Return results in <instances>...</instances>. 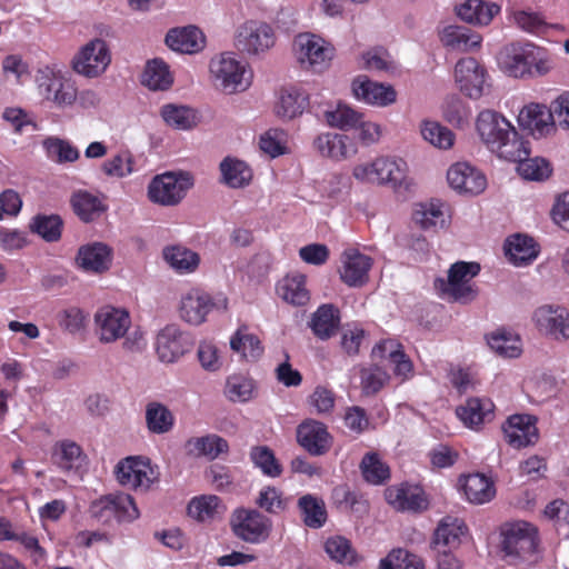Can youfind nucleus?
I'll return each instance as SVG.
<instances>
[{
	"label": "nucleus",
	"mask_w": 569,
	"mask_h": 569,
	"mask_svg": "<svg viewBox=\"0 0 569 569\" xmlns=\"http://www.w3.org/2000/svg\"><path fill=\"white\" fill-rule=\"evenodd\" d=\"M476 128L483 144L501 159L519 160L530 153L528 141L497 111H481L477 117Z\"/></svg>",
	"instance_id": "1"
},
{
	"label": "nucleus",
	"mask_w": 569,
	"mask_h": 569,
	"mask_svg": "<svg viewBox=\"0 0 569 569\" xmlns=\"http://www.w3.org/2000/svg\"><path fill=\"white\" fill-rule=\"evenodd\" d=\"M499 66L509 77L533 79L548 74L553 62L549 52L532 42L511 43L499 56Z\"/></svg>",
	"instance_id": "2"
},
{
	"label": "nucleus",
	"mask_w": 569,
	"mask_h": 569,
	"mask_svg": "<svg viewBox=\"0 0 569 569\" xmlns=\"http://www.w3.org/2000/svg\"><path fill=\"white\" fill-rule=\"evenodd\" d=\"M478 262L457 261L448 271V279L437 278L435 289L441 299L468 303L476 299L478 290L472 279L479 274Z\"/></svg>",
	"instance_id": "3"
},
{
	"label": "nucleus",
	"mask_w": 569,
	"mask_h": 569,
	"mask_svg": "<svg viewBox=\"0 0 569 569\" xmlns=\"http://www.w3.org/2000/svg\"><path fill=\"white\" fill-rule=\"evenodd\" d=\"M209 70L214 86L226 93L242 92L251 84L252 72L248 63L232 52L212 58Z\"/></svg>",
	"instance_id": "4"
},
{
	"label": "nucleus",
	"mask_w": 569,
	"mask_h": 569,
	"mask_svg": "<svg viewBox=\"0 0 569 569\" xmlns=\"http://www.w3.org/2000/svg\"><path fill=\"white\" fill-rule=\"evenodd\" d=\"M36 82L39 93L58 108H68L76 103L77 88L64 77L57 66H43L38 69Z\"/></svg>",
	"instance_id": "5"
},
{
	"label": "nucleus",
	"mask_w": 569,
	"mask_h": 569,
	"mask_svg": "<svg viewBox=\"0 0 569 569\" xmlns=\"http://www.w3.org/2000/svg\"><path fill=\"white\" fill-rule=\"evenodd\" d=\"M501 551L506 557L528 559L538 546V531L527 521L507 523L501 529Z\"/></svg>",
	"instance_id": "6"
},
{
	"label": "nucleus",
	"mask_w": 569,
	"mask_h": 569,
	"mask_svg": "<svg viewBox=\"0 0 569 569\" xmlns=\"http://www.w3.org/2000/svg\"><path fill=\"white\" fill-rule=\"evenodd\" d=\"M114 475L122 487L136 491L149 490L159 479V471L152 466L150 459L140 456H130L120 460L114 468Z\"/></svg>",
	"instance_id": "7"
},
{
	"label": "nucleus",
	"mask_w": 569,
	"mask_h": 569,
	"mask_svg": "<svg viewBox=\"0 0 569 569\" xmlns=\"http://www.w3.org/2000/svg\"><path fill=\"white\" fill-rule=\"evenodd\" d=\"M193 186V178L189 172H164L154 177L148 187L149 199L161 206H176Z\"/></svg>",
	"instance_id": "8"
},
{
	"label": "nucleus",
	"mask_w": 569,
	"mask_h": 569,
	"mask_svg": "<svg viewBox=\"0 0 569 569\" xmlns=\"http://www.w3.org/2000/svg\"><path fill=\"white\" fill-rule=\"evenodd\" d=\"M227 298L219 293L212 296L201 289L193 288L181 296L180 317L186 322L199 326L207 320L208 315L213 310H226Z\"/></svg>",
	"instance_id": "9"
},
{
	"label": "nucleus",
	"mask_w": 569,
	"mask_h": 569,
	"mask_svg": "<svg viewBox=\"0 0 569 569\" xmlns=\"http://www.w3.org/2000/svg\"><path fill=\"white\" fill-rule=\"evenodd\" d=\"M233 533L249 543L266 541L272 530V520L257 509L237 508L231 516Z\"/></svg>",
	"instance_id": "10"
},
{
	"label": "nucleus",
	"mask_w": 569,
	"mask_h": 569,
	"mask_svg": "<svg viewBox=\"0 0 569 569\" xmlns=\"http://www.w3.org/2000/svg\"><path fill=\"white\" fill-rule=\"evenodd\" d=\"M111 63V51L108 43L100 38L87 42L72 58V69L86 78H98Z\"/></svg>",
	"instance_id": "11"
},
{
	"label": "nucleus",
	"mask_w": 569,
	"mask_h": 569,
	"mask_svg": "<svg viewBox=\"0 0 569 569\" xmlns=\"http://www.w3.org/2000/svg\"><path fill=\"white\" fill-rule=\"evenodd\" d=\"M92 518L108 523L113 519L118 522H131L139 517L133 498L128 493H111L94 500L89 508Z\"/></svg>",
	"instance_id": "12"
},
{
	"label": "nucleus",
	"mask_w": 569,
	"mask_h": 569,
	"mask_svg": "<svg viewBox=\"0 0 569 569\" xmlns=\"http://www.w3.org/2000/svg\"><path fill=\"white\" fill-rule=\"evenodd\" d=\"M276 43L273 28L262 21L249 20L242 23L236 33L237 48L250 56L264 53Z\"/></svg>",
	"instance_id": "13"
},
{
	"label": "nucleus",
	"mask_w": 569,
	"mask_h": 569,
	"mask_svg": "<svg viewBox=\"0 0 569 569\" xmlns=\"http://www.w3.org/2000/svg\"><path fill=\"white\" fill-rule=\"evenodd\" d=\"M489 74L475 58H462L455 67V80L459 90L472 100L480 99L489 89Z\"/></svg>",
	"instance_id": "14"
},
{
	"label": "nucleus",
	"mask_w": 569,
	"mask_h": 569,
	"mask_svg": "<svg viewBox=\"0 0 569 569\" xmlns=\"http://www.w3.org/2000/svg\"><path fill=\"white\" fill-rule=\"evenodd\" d=\"M131 327V317L123 308L103 306L94 313V330L101 343L122 339Z\"/></svg>",
	"instance_id": "15"
},
{
	"label": "nucleus",
	"mask_w": 569,
	"mask_h": 569,
	"mask_svg": "<svg viewBox=\"0 0 569 569\" xmlns=\"http://www.w3.org/2000/svg\"><path fill=\"white\" fill-rule=\"evenodd\" d=\"M300 63L313 71H322L333 56V48L321 37L313 33H300L295 41Z\"/></svg>",
	"instance_id": "16"
},
{
	"label": "nucleus",
	"mask_w": 569,
	"mask_h": 569,
	"mask_svg": "<svg viewBox=\"0 0 569 569\" xmlns=\"http://www.w3.org/2000/svg\"><path fill=\"white\" fill-rule=\"evenodd\" d=\"M538 331L556 340L569 339V311L562 306L543 305L532 313Z\"/></svg>",
	"instance_id": "17"
},
{
	"label": "nucleus",
	"mask_w": 569,
	"mask_h": 569,
	"mask_svg": "<svg viewBox=\"0 0 569 569\" xmlns=\"http://www.w3.org/2000/svg\"><path fill=\"white\" fill-rule=\"evenodd\" d=\"M502 431L506 441L517 449L535 445L539 438L537 418L528 413L510 416L502 425Z\"/></svg>",
	"instance_id": "18"
},
{
	"label": "nucleus",
	"mask_w": 569,
	"mask_h": 569,
	"mask_svg": "<svg viewBox=\"0 0 569 569\" xmlns=\"http://www.w3.org/2000/svg\"><path fill=\"white\" fill-rule=\"evenodd\" d=\"M371 267L369 256L355 248L346 249L341 254L340 279L349 287H361L368 281Z\"/></svg>",
	"instance_id": "19"
},
{
	"label": "nucleus",
	"mask_w": 569,
	"mask_h": 569,
	"mask_svg": "<svg viewBox=\"0 0 569 569\" xmlns=\"http://www.w3.org/2000/svg\"><path fill=\"white\" fill-rule=\"evenodd\" d=\"M518 124L535 138H542L555 130V120L550 108L541 103L526 104L518 114Z\"/></svg>",
	"instance_id": "20"
},
{
	"label": "nucleus",
	"mask_w": 569,
	"mask_h": 569,
	"mask_svg": "<svg viewBox=\"0 0 569 569\" xmlns=\"http://www.w3.org/2000/svg\"><path fill=\"white\" fill-rule=\"evenodd\" d=\"M449 186L459 193L479 194L487 186L486 177L467 162L452 164L447 172Z\"/></svg>",
	"instance_id": "21"
},
{
	"label": "nucleus",
	"mask_w": 569,
	"mask_h": 569,
	"mask_svg": "<svg viewBox=\"0 0 569 569\" xmlns=\"http://www.w3.org/2000/svg\"><path fill=\"white\" fill-rule=\"evenodd\" d=\"M297 441L311 456H322L329 451L332 438L322 422L306 420L297 428Z\"/></svg>",
	"instance_id": "22"
},
{
	"label": "nucleus",
	"mask_w": 569,
	"mask_h": 569,
	"mask_svg": "<svg viewBox=\"0 0 569 569\" xmlns=\"http://www.w3.org/2000/svg\"><path fill=\"white\" fill-rule=\"evenodd\" d=\"M113 250L103 242H91L81 246L76 257L77 266L88 273L100 274L111 267Z\"/></svg>",
	"instance_id": "23"
},
{
	"label": "nucleus",
	"mask_w": 569,
	"mask_h": 569,
	"mask_svg": "<svg viewBox=\"0 0 569 569\" xmlns=\"http://www.w3.org/2000/svg\"><path fill=\"white\" fill-rule=\"evenodd\" d=\"M468 533L465 521L455 516H445L437 525L432 539L433 550H452L458 548Z\"/></svg>",
	"instance_id": "24"
},
{
	"label": "nucleus",
	"mask_w": 569,
	"mask_h": 569,
	"mask_svg": "<svg viewBox=\"0 0 569 569\" xmlns=\"http://www.w3.org/2000/svg\"><path fill=\"white\" fill-rule=\"evenodd\" d=\"M187 350V338L178 326L168 325L157 335L156 351L161 362L173 363Z\"/></svg>",
	"instance_id": "25"
},
{
	"label": "nucleus",
	"mask_w": 569,
	"mask_h": 569,
	"mask_svg": "<svg viewBox=\"0 0 569 569\" xmlns=\"http://www.w3.org/2000/svg\"><path fill=\"white\" fill-rule=\"evenodd\" d=\"M357 100L368 104L386 107L396 101L397 93L390 84L379 83L367 77H358L352 82Z\"/></svg>",
	"instance_id": "26"
},
{
	"label": "nucleus",
	"mask_w": 569,
	"mask_h": 569,
	"mask_svg": "<svg viewBox=\"0 0 569 569\" xmlns=\"http://www.w3.org/2000/svg\"><path fill=\"white\" fill-rule=\"evenodd\" d=\"M456 415L465 427L479 430L485 423L492 421L495 405L488 398H469L457 407Z\"/></svg>",
	"instance_id": "27"
},
{
	"label": "nucleus",
	"mask_w": 569,
	"mask_h": 569,
	"mask_svg": "<svg viewBox=\"0 0 569 569\" xmlns=\"http://www.w3.org/2000/svg\"><path fill=\"white\" fill-rule=\"evenodd\" d=\"M387 502L398 511H421L427 508L428 501L423 491L416 486L401 483L386 489Z\"/></svg>",
	"instance_id": "28"
},
{
	"label": "nucleus",
	"mask_w": 569,
	"mask_h": 569,
	"mask_svg": "<svg viewBox=\"0 0 569 569\" xmlns=\"http://www.w3.org/2000/svg\"><path fill=\"white\" fill-rule=\"evenodd\" d=\"M315 149L322 156L332 160H345L358 151L356 143L346 134L325 132L313 140Z\"/></svg>",
	"instance_id": "29"
},
{
	"label": "nucleus",
	"mask_w": 569,
	"mask_h": 569,
	"mask_svg": "<svg viewBox=\"0 0 569 569\" xmlns=\"http://www.w3.org/2000/svg\"><path fill=\"white\" fill-rule=\"evenodd\" d=\"M166 44L173 51L193 54L204 48L206 37L196 26L178 27L168 31Z\"/></svg>",
	"instance_id": "30"
},
{
	"label": "nucleus",
	"mask_w": 569,
	"mask_h": 569,
	"mask_svg": "<svg viewBox=\"0 0 569 569\" xmlns=\"http://www.w3.org/2000/svg\"><path fill=\"white\" fill-rule=\"evenodd\" d=\"M309 106V94L300 87L282 88L278 93L274 113L282 120H291L303 113Z\"/></svg>",
	"instance_id": "31"
},
{
	"label": "nucleus",
	"mask_w": 569,
	"mask_h": 569,
	"mask_svg": "<svg viewBox=\"0 0 569 569\" xmlns=\"http://www.w3.org/2000/svg\"><path fill=\"white\" fill-rule=\"evenodd\" d=\"M372 356L388 359L393 367V373L402 380L412 376L413 365L403 352L402 346L396 340L387 339L376 345L372 349Z\"/></svg>",
	"instance_id": "32"
},
{
	"label": "nucleus",
	"mask_w": 569,
	"mask_h": 569,
	"mask_svg": "<svg viewBox=\"0 0 569 569\" xmlns=\"http://www.w3.org/2000/svg\"><path fill=\"white\" fill-rule=\"evenodd\" d=\"M440 40L446 48L452 51L468 52L479 48L482 38L467 27L448 26L441 31Z\"/></svg>",
	"instance_id": "33"
},
{
	"label": "nucleus",
	"mask_w": 569,
	"mask_h": 569,
	"mask_svg": "<svg viewBox=\"0 0 569 569\" xmlns=\"http://www.w3.org/2000/svg\"><path fill=\"white\" fill-rule=\"evenodd\" d=\"M500 7L483 0H467L458 9L459 18L470 24L487 26L498 14Z\"/></svg>",
	"instance_id": "34"
},
{
	"label": "nucleus",
	"mask_w": 569,
	"mask_h": 569,
	"mask_svg": "<svg viewBox=\"0 0 569 569\" xmlns=\"http://www.w3.org/2000/svg\"><path fill=\"white\" fill-rule=\"evenodd\" d=\"M505 252L509 261L515 266L531 262L538 256L535 240L526 234H512L505 243Z\"/></svg>",
	"instance_id": "35"
},
{
	"label": "nucleus",
	"mask_w": 569,
	"mask_h": 569,
	"mask_svg": "<svg viewBox=\"0 0 569 569\" xmlns=\"http://www.w3.org/2000/svg\"><path fill=\"white\" fill-rule=\"evenodd\" d=\"M412 218L422 229L443 228L447 224V212L445 203L439 199H431L428 202L418 203Z\"/></svg>",
	"instance_id": "36"
},
{
	"label": "nucleus",
	"mask_w": 569,
	"mask_h": 569,
	"mask_svg": "<svg viewBox=\"0 0 569 569\" xmlns=\"http://www.w3.org/2000/svg\"><path fill=\"white\" fill-rule=\"evenodd\" d=\"M141 83L153 91L168 90L173 83L169 64L160 58L149 60L142 72Z\"/></svg>",
	"instance_id": "37"
},
{
	"label": "nucleus",
	"mask_w": 569,
	"mask_h": 569,
	"mask_svg": "<svg viewBox=\"0 0 569 569\" xmlns=\"http://www.w3.org/2000/svg\"><path fill=\"white\" fill-rule=\"evenodd\" d=\"M160 116L166 124L176 130H191L199 122L197 110L183 104H163L160 110Z\"/></svg>",
	"instance_id": "38"
},
{
	"label": "nucleus",
	"mask_w": 569,
	"mask_h": 569,
	"mask_svg": "<svg viewBox=\"0 0 569 569\" xmlns=\"http://www.w3.org/2000/svg\"><path fill=\"white\" fill-rule=\"evenodd\" d=\"M71 206L74 213L83 222L96 220L107 210V206L98 194L86 190H79L72 194Z\"/></svg>",
	"instance_id": "39"
},
{
	"label": "nucleus",
	"mask_w": 569,
	"mask_h": 569,
	"mask_svg": "<svg viewBox=\"0 0 569 569\" xmlns=\"http://www.w3.org/2000/svg\"><path fill=\"white\" fill-rule=\"evenodd\" d=\"M186 449L189 455L214 460L221 453L228 452L229 445L226 439L218 435H207L189 439L186 443Z\"/></svg>",
	"instance_id": "40"
},
{
	"label": "nucleus",
	"mask_w": 569,
	"mask_h": 569,
	"mask_svg": "<svg viewBox=\"0 0 569 569\" xmlns=\"http://www.w3.org/2000/svg\"><path fill=\"white\" fill-rule=\"evenodd\" d=\"M84 459L82 448L73 440L57 441L52 448V461L63 471L79 468Z\"/></svg>",
	"instance_id": "41"
},
{
	"label": "nucleus",
	"mask_w": 569,
	"mask_h": 569,
	"mask_svg": "<svg viewBox=\"0 0 569 569\" xmlns=\"http://www.w3.org/2000/svg\"><path fill=\"white\" fill-rule=\"evenodd\" d=\"M307 278L302 273L286 276L277 286L278 295L293 306H305L310 295L306 287Z\"/></svg>",
	"instance_id": "42"
},
{
	"label": "nucleus",
	"mask_w": 569,
	"mask_h": 569,
	"mask_svg": "<svg viewBox=\"0 0 569 569\" xmlns=\"http://www.w3.org/2000/svg\"><path fill=\"white\" fill-rule=\"evenodd\" d=\"M298 509L303 523L311 529H319L327 522V509L325 501L311 493L298 499Z\"/></svg>",
	"instance_id": "43"
},
{
	"label": "nucleus",
	"mask_w": 569,
	"mask_h": 569,
	"mask_svg": "<svg viewBox=\"0 0 569 569\" xmlns=\"http://www.w3.org/2000/svg\"><path fill=\"white\" fill-rule=\"evenodd\" d=\"M219 168L223 183L230 188H243L252 180V169L240 159L226 157Z\"/></svg>",
	"instance_id": "44"
},
{
	"label": "nucleus",
	"mask_w": 569,
	"mask_h": 569,
	"mask_svg": "<svg viewBox=\"0 0 569 569\" xmlns=\"http://www.w3.org/2000/svg\"><path fill=\"white\" fill-rule=\"evenodd\" d=\"M488 346L499 356L518 358L522 352L520 337L505 328L497 329L487 336Z\"/></svg>",
	"instance_id": "45"
},
{
	"label": "nucleus",
	"mask_w": 569,
	"mask_h": 569,
	"mask_svg": "<svg viewBox=\"0 0 569 569\" xmlns=\"http://www.w3.org/2000/svg\"><path fill=\"white\" fill-rule=\"evenodd\" d=\"M462 489L467 500L475 505L489 502L496 495L493 482L480 473L467 476Z\"/></svg>",
	"instance_id": "46"
},
{
	"label": "nucleus",
	"mask_w": 569,
	"mask_h": 569,
	"mask_svg": "<svg viewBox=\"0 0 569 569\" xmlns=\"http://www.w3.org/2000/svg\"><path fill=\"white\" fill-rule=\"evenodd\" d=\"M163 259L180 274L193 272L200 263V257L197 252L179 244L166 247Z\"/></svg>",
	"instance_id": "47"
},
{
	"label": "nucleus",
	"mask_w": 569,
	"mask_h": 569,
	"mask_svg": "<svg viewBox=\"0 0 569 569\" xmlns=\"http://www.w3.org/2000/svg\"><path fill=\"white\" fill-rule=\"evenodd\" d=\"M146 423L151 433L163 435L172 430L174 416L164 405L152 401L146 407Z\"/></svg>",
	"instance_id": "48"
},
{
	"label": "nucleus",
	"mask_w": 569,
	"mask_h": 569,
	"mask_svg": "<svg viewBox=\"0 0 569 569\" xmlns=\"http://www.w3.org/2000/svg\"><path fill=\"white\" fill-rule=\"evenodd\" d=\"M62 228L63 221L58 214L39 213L34 216L29 223L30 231L47 242H57L60 240Z\"/></svg>",
	"instance_id": "49"
},
{
	"label": "nucleus",
	"mask_w": 569,
	"mask_h": 569,
	"mask_svg": "<svg viewBox=\"0 0 569 569\" xmlns=\"http://www.w3.org/2000/svg\"><path fill=\"white\" fill-rule=\"evenodd\" d=\"M101 170L109 178H127L137 171L136 158L130 150H120L103 161Z\"/></svg>",
	"instance_id": "50"
},
{
	"label": "nucleus",
	"mask_w": 569,
	"mask_h": 569,
	"mask_svg": "<svg viewBox=\"0 0 569 569\" xmlns=\"http://www.w3.org/2000/svg\"><path fill=\"white\" fill-rule=\"evenodd\" d=\"M339 325L338 309L332 305H322L312 315L311 329L320 339L330 338Z\"/></svg>",
	"instance_id": "51"
},
{
	"label": "nucleus",
	"mask_w": 569,
	"mask_h": 569,
	"mask_svg": "<svg viewBox=\"0 0 569 569\" xmlns=\"http://www.w3.org/2000/svg\"><path fill=\"white\" fill-rule=\"evenodd\" d=\"M378 164L380 166L382 184H390L392 188L397 189L405 183L408 166L403 159L382 156L378 157Z\"/></svg>",
	"instance_id": "52"
},
{
	"label": "nucleus",
	"mask_w": 569,
	"mask_h": 569,
	"mask_svg": "<svg viewBox=\"0 0 569 569\" xmlns=\"http://www.w3.org/2000/svg\"><path fill=\"white\" fill-rule=\"evenodd\" d=\"M230 348L248 361H256L263 353L260 339L241 328L231 337Z\"/></svg>",
	"instance_id": "53"
},
{
	"label": "nucleus",
	"mask_w": 569,
	"mask_h": 569,
	"mask_svg": "<svg viewBox=\"0 0 569 569\" xmlns=\"http://www.w3.org/2000/svg\"><path fill=\"white\" fill-rule=\"evenodd\" d=\"M360 470L363 479L375 486L382 485L390 478L389 466L377 452H368L363 456Z\"/></svg>",
	"instance_id": "54"
},
{
	"label": "nucleus",
	"mask_w": 569,
	"mask_h": 569,
	"mask_svg": "<svg viewBox=\"0 0 569 569\" xmlns=\"http://www.w3.org/2000/svg\"><path fill=\"white\" fill-rule=\"evenodd\" d=\"M256 383L243 373H233L227 378L224 395L233 402H247L253 397Z\"/></svg>",
	"instance_id": "55"
},
{
	"label": "nucleus",
	"mask_w": 569,
	"mask_h": 569,
	"mask_svg": "<svg viewBox=\"0 0 569 569\" xmlns=\"http://www.w3.org/2000/svg\"><path fill=\"white\" fill-rule=\"evenodd\" d=\"M221 500L214 495L194 497L188 505V515L198 521H208L220 513Z\"/></svg>",
	"instance_id": "56"
},
{
	"label": "nucleus",
	"mask_w": 569,
	"mask_h": 569,
	"mask_svg": "<svg viewBox=\"0 0 569 569\" xmlns=\"http://www.w3.org/2000/svg\"><path fill=\"white\" fill-rule=\"evenodd\" d=\"M249 457L254 468L259 469L263 476L269 478L281 476L282 467L268 446L252 447Z\"/></svg>",
	"instance_id": "57"
},
{
	"label": "nucleus",
	"mask_w": 569,
	"mask_h": 569,
	"mask_svg": "<svg viewBox=\"0 0 569 569\" xmlns=\"http://www.w3.org/2000/svg\"><path fill=\"white\" fill-rule=\"evenodd\" d=\"M379 569H426V566L420 556L398 548L380 560Z\"/></svg>",
	"instance_id": "58"
},
{
	"label": "nucleus",
	"mask_w": 569,
	"mask_h": 569,
	"mask_svg": "<svg viewBox=\"0 0 569 569\" xmlns=\"http://www.w3.org/2000/svg\"><path fill=\"white\" fill-rule=\"evenodd\" d=\"M43 148L49 159L58 162H74L79 159V150L69 141L49 137L43 141Z\"/></svg>",
	"instance_id": "59"
},
{
	"label": "nucleus",
	"mask_w": 569,
	"mask_h": 569,
	"mask_svg": "<svg viewBox=\"0 0 569 569\" xmlns=\"http://www.w3.org/2000/svg\"><path fill=\"white\" fill-rule=\"evenodd\" d=\"M420 130L422 138L436 148L446 150L453 146V132L437 121H423Z\"/></svg>",
	"instance_id": "60"
},
{
	"label": "nucleus",
	"mask_w": 569,
	"mask_h": 569,
	"mask_svg": "<svg viewBox=\"0 0 569 569\" xmlns=\"http://www.w3.org/2000/svg\"><path fill=\"white\" fill-rule=\"evenodd\" d=\"M513 20L518 28L533 36H545L551 28L541 13L530 10L516 11Z\"/></svg>",
	"instance_id": "61"
},
{
	"label": "nucleus",
	"mask_w": 569,
	"mask_h": 569,
	"mask_svg": "<svg viewBox=\"0 0 569 569\" xmlns=\"http://www.w3.org/2000/svg\"><path fill=\"white\" fill-rule=\"evenodd\" d=\"M361 113L357 112L347 104L339 103L335 109L325 111V119L330 127L341 130L357 128L360 122Z\"/></svg>",
	"instance_id": "62"
},
{
	"label": "nucleus",
	"mask_w": 569,
	"mask_h": 569,
	"mask_svg": "<svg viewBox=\"0 0 569 569\" xmlns=\"http://www.w3.org/2000/svg\"><path fill=\"white\" fill-rule=\"evenodd\" d=\"M518 162V172L527 180L540 181L547 179L551 173L549 162L543 158H529V154L519 160H509Z\"/></svg>",
	"instance_id": "63"
},
{
	"label": "nucleus",
	"mask_w": 569,
	"mask_h": 569,
	"mask_svg": "<svg viewBox=\"0 0 569 569\" xmlns=\"http://www.w3.org/2000/svg\"><path fill=\"white\" fill-rule=\"evenodd\" d=\"M256 505L270 515H278L288 507V501L281 490L273 486H266L256 499Z\"/></svg>",
	"instance_id": "64"
}]
</instances>
